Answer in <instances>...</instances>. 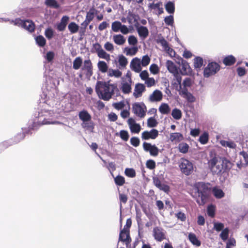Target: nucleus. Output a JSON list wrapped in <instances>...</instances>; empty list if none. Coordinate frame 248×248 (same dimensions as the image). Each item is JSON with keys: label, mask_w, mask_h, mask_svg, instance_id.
<instances>
[{"label": "nucleus", "mask_w": 248, "mask_h": 248, "mask_svg": "<svg viewBox=\"0 0 248 248\" xmlns=\"http://www.w3.org/2000/svg\"><path fill=\"white\" fill-rule=\"evenodd\" d=\"M145 80V84L148 87H151L155 85V80L153 78H148Z\"/></svg>", "instance_id": "0e129e2a"}, {"label": "nucleus", "mask_w": 248, "mask_h": 248, "mask_svg": "<svg viewBox=\"0 0 248 248\" xmlns=\"http://www.w3.org/2000/svg\"><path fill=\"white\" fill-rule=\"evenodd\" d=\"M214 196L217 199H221L224 196V193L219 188L214 187L212 190Z\"/></svg>", "instance_id": "2f4dec72"}, {"label": "nucleus", "mask_w": 248, "mask_h": 248, "mask_svg": "<svg viewBox=\"0 0 248 248\" xmlns=\"http://www.w3.org/2000/svg\"><path fill=\"white\" fill-rule=\"evenodd\" d=\"M137 30L139 36L143 38H146L149 34V31L148 29L144 26H137Z\"/></svg>", "instance_id": "b1692460"}, {"label": "nucleus", "mask_w": 248, "mask_h": 248, "mask_svg": "<svg viewBox=\"0 0 248 248\" xmlns=\"http://www.w3.org/2000/svg\"><path fill=\"white\" fill-rule=\"evenodd\" d=\"M116 135H119L120 138L124 141L128 140L129 137L128 132L124 130H121L119 134L118 133H116Z\"/></svg>", "instance_id": "49530a36"}, {"label": "nucleus", "mask_w": 248, "mask_h": 248, "mask_svg": "<svg viewBox=\"0 0 248 248\" xmlns=\"http://www.w3.org/2000/svg\"><path fill=\"white\" fill-rule=\"evenodd\" d=\"M99 71L102 73H105L108 71V66L107 63L103 61H99L97 64Z\"/></svg>", "instance_id": "393cba45"}, {"label": "nucleus", "mask_w": 248, "mask_h": 248, "mask_svg": "<svg viewBox=\"0 0 248 248\" xmlns=\"http://www.w3.org/2000/svg\"><path fill=\"white\" fill-rule=\"evenodd\" d=\"M128 42L130 45L135 46L138 43V40L135 36L130 35L128 37Z\"/></svg>", "instance_id": "052dcab7"}, {"label": "nucleus", "mask_w": 248, "mask_h": 248, "mask_svg": "<svg viewBox=\"0 0 248 248\" xmlns=\"http://www.w3.org/2000/svg\"><path fill=\"white\" fill-rule=\"evenodd\" d=\"M158 136V131L155 129H152L151 131H145L142 133L141 138L143 140H148L150 139L154 140Z\"/></svg>", "instance_id": "f8f14e48"}, {"label": "nucleus", "mask_w": 248, "mask_h": 248, "mask_svg": "<svg viewBox=\"0 0 248 248\" xmlns=\"http://www.w3.org/2000/svg\"><path fill=\"white\" fill-rule=\"evenodd\" d=\"M192 196L199 205H204L208 201L209 189L208 185L202 182L194 184Z\"/></svg>", "instance_id": "f257e3e1"}, {"label": "nucleus", "mask_w": 248, "mask_h": 248, "mask_svg": "<svg viewBox=\"0 0 248 248\" xmlns=\"http://www.w3.org/2000/svg\"><path fill=\"white\" fill-rule=\"evenodd\" d=\"M79 119L82 121H91V116L90 114L87 112V111L85 110H83L79 112Z\"/></svg>", "instance_id": "bb28decb"}, {"label": "nucleus", "mask_w": 248, "mask_h": 248, "mask_svg": "<svg viewBox=\"0 0 248 248\" xmlns=\"http://www.w3.org/2000/svg\"><path fill=\"white\" fill-rule=\"evenodd\" d=\"M170 140L171 142L177 143L184 140V136L180 133H172L170 134Z\"/></svg>", "instance_id": "412c9836"}, {"label": "nucleus", "mask_w": 248, "mask_h": 248, "mask_svg": "<svg viewBox=\"0 0 248 248\" xmlns=\"http://www.w3.org/2000/svg\"><path fill=\"white\" fill-rule=\"evenodd\" d=\"M104 48L108 51L112 52L114 50L113 45L109 42H107L104 46Z\"/></svg>", "instance_id": "6e6d98bb"}, {"label": "nucleus", "mask_w": 248, "mask_h": 248, "mask_svg": "<svg viewBox=\"0 0 248 248\" xmlns=\"http://www.w3.org/2000/svg\"><path fill=\"white\" fill-rule=\"evenodd\" d=\"M150 71L154 75L157 74L159 72L158 66L155 64H152L150 65Z\"/></svg>", "instance_id": "69168bd1"}, {"label": "nucleus", "mask_w": 248, "mask_h": 248, "mask_svg": "<svg viewBox=\"0 0 248 248\" xmlns=\"http://www.w3.org/2000/svg\"><path fill=\"white\" fill-rule=\"evenodd\" d=\"M143 148L145 151L149 152L152 156H156L158 154L159 149L155 145L145 142L143 143Z\"/></svg>", "instance_id": "9b49d317"}, {"label": "nucleus", "mask_w": 248, "mask_h": 248, "mask_svg": "<svg viewBox=\"0 0 248 248\" xmlns=\"http://www.w3.org/2000/svg\"><path fill=\"white\" fill-rule=\"evenodd\" d=\"M145 90V86L141 83L136 84L133 93V96L137 98L141 96L142 93Z\"/></svg>", "instance_id": "dca6fc26"}, {"label": "nucleus", "mask_w": 248, "mask_h": 248, "mask_svg": "<svg viewBox=\"0 0 248 248\" xmlns=\"http://www.w3.org/2000/svg\"><path fill=\"white\" fill-rule=\"evenodd\" d=\"M166 67L168 71L173 75L177 84L180 85L182 78L178 73V69L175 64L172 61L168 60L166 62Z\"/></svg>", "instance_id": "39448f33"}, {"label": "nucleus", "mask_w": 248, "mask_h": 248, "mask_svg": "<svg viewBox=\"0 0 248 248\" xmlns=\"http://www.w3.org/2000/svg\"><path fill=\"white\" fill-rule=\"evenodd\" d=\"M162 3L158 2L157 3H152L150 5V7L152 9H157L159 15L162 14L163 12V9L162 7Z\"/></svg>", "instance_id": "37998d69"}, {"label": "nucleus", "mask_w": 248, "mask_h": 248, "mask_svg": "<svg viewBox=\"0 0 248 248\" xmlns=\"http://www.w3.org/2000/svg\"><path fill=\"white\" fill-rule=\"evenodd\" d=\"M83 63L82 59L81 57H77L73 61V67L75 70L80 68Z\"/></svg>", "instance_id": "c9c22d12"}, {"label": "nucleus", "mask_w": 248, "mask_h": 248, "mask_svg": "<svg viewBox=\"0 0 248 248\" xmlns=\"http://www.w3.org/2000/svg\"><path fill=\"white\" fill-rule=\"evenodd\" d=\"M219 70V66L216 62H211L204 69L203 75L206 78L215 74Z\"/></svg>", "instance_id": "1a4fd4ad"}, {"label": "nucleus", "mask_w": 248, "mask_h": 248, "mask_svg": "<svg viewBox=\"0 0 248 248\" xmlns=\"http://www.w3.org/2000/svg\"><path fill=\"white\" fill-rule=\"evenodd\" d=\"M153 235L156 241L161 242L166 238V232L161 227H155L153 228Z\"/></svg>", "instance_id": "9d476101"}, {"label": "nucleus", "mask_w": 248, "mask_h": 248, "mask_svg": "<svg viewBox=\"0 0 248 248\" xmlns=\"http://www.w3.org/2000/svg\"><path fill=\"white\" fill-rule=\"evenodd\" d=\"M45 3L49 7L56 9L58 8L60 6L59 3L56 0H46Z\"/></svg>", "instance_id": "c03bdc74"}, {"label": "nucleus", "mask_w": 248, "mask_h": 248, "mask_svg": "<svg viewBox=\"0 0 248 248\" xmlns=\"http://www.w3.org/2000/svg\"><path fill=\"white\" fill-rule=\"evenodd\" d=\"M69 18L67 16H63L62 17L60 22L58 24L57 26V29L59 31H63L66 27V25L69 21Z\"/></svg>", "instance_id": "4be33fe9"}, {"label": "nucleus", "mask_w": 248, "mask_h": 248, "mask_svg": "<svg viewBox=\"0 0 248 248\" xmlns=\"http://www.w3.org/2000/svg\"><path fill=\"white\" fill-rule=\"evenodd\" d=\"M156 42L161 45L164 50L169 46L168 42L162 36L158 37Z\"/></svg>", "instance_id": "4c0bfd02"}, {"label": "nucleus", "mask_w": 248, "mask_h": 248, "mask_svg": "<svg viewBox=\"0 0 248 248\" xmlns=\"http://www.w3.org/2000/svg\"><path fill=\"white\" fill-rule=\"evenodd\" d=\"M12 22L15 25L23 27L30 32H32L34 30V25L31 21H23L20 19H16L15 21H12Z\"/></svg>", "instance_id": "0eeeda50"}, {"label": "nucleus", "mask_w": 248, "mask_h": 248, "mask_svg": "<svg viewBox=\"0 0 248 248\" xmlns=\"http://www.w3.org/2000/svg\"><path fill=\"white\" fill-rule=\"evenodd\" d=\"M113 107L116 109L120 110L123 109L125 106L124 102L121 101L117 103H114L112 104Z\"/></svg>", "instance_id": "e2e57ef3"}, {"label": "nucleus", "mask_w": 248, "mask_h": 248, "mask_svg": "<svg viewBox=\"0 0 248 248\" xmlns=\"http://www.w3.org/2000/svg\"><path fill=\"white\" fill-rule=\"evenodd\" d=\"M132 110L137 117L143 118L146 115L147 108L143 102L135 103L132 105Z\"/></svg>", "instance_id": "20e7f679"}, {"label": "nucleus", "mask_w": 248, "mask_h": 248, "mask_svg": "<svg viewBox=\"0 0 248 248\" xmlns=\"http://www.w3.org/2000/svg\"><path fill=\"white\" fill-rule=\"evenodd\" d=\"M119 241L125 242L126 247H128V245L130 243V238L128 232L124 228L120 232L119 235Z\"/></svg>", "instance_id": "6ab92c4d"}, {"label": "nucleus", "mask_w": 248, "mask_h": 248, "mask_svg": "<svg viewBox=\"0 0 248 248\" xmlns=\"http://www.w3.org/2000/svg\"><path fill=\"white\" fill-rule=\"evenodd\" d=\"M153 183L154 185L160 190L165 192H168L170 190V187L168 186L161 183L159 179L157 177L153 178Z\"/></svg>", "instance_id": "a211bd4d"}, {"label": "nucleus", "mask_w": 248, "mask_h": 248, "mask_svg": "<svg viewBox=\"0 0 248 248\" xmlns=\"http://www.w3.org/2000/svg\"><path fill=\"white\" fill-rule=\"evenodd\" d=\"M122 75V72L119 70L109 69L108 71V76L110 77H114L116 78H120Z\"/></svg>", "instance_id": "c756f323"}, {"label": "nucleus", "mask_w": 248, "mask_h": 248, "mask_svg": "<svg viewBox=\"0 0 248 248\" xmlns=\"http://www.w3.org/2000/svg\"><path fill=\"white\" fill-rule=\"evenodd\" d=\"M96 54L98 57L101 59H104L108 62L110 60V55L107 53L103 49Z\"/></svg>", "instance_id": "72a5a7b5"}, {"label": "nucleus", "mask_w": 248, "mask_h": 248, "mask_svg": "<svg viewBox=\"0 0 248 248\" xmlns=\"http://www.w3.org/2000/svg\"><path fill=\"white\" fill-rule=\"evenodd\" d=\"M179 167L182 172L187 175L191 173L193 171V164L186 159H181Z\"/></svg>", "instance_id": "423d86ee"}, {"label": "nucleus", "mask_w": 248, "mask_h": 248, "mask_svg": "<svg viewBox=\"0 0 248 248\" xmlns=\"http://www.w3.org/2000/svg\"><path fill=\"white\" fill-rule=\"evenodd\" d=\"M118 62L120 68H124L128 63L127 59L123 55H119L118 57Z\"/></svg>", "instance_id": "e433bc0d"}, {"label": "nucleus", "mask_w": 248, "mask_h": 248, "mask_svg": "<svg viewBox=\"0 0 248 248\" xmlns=\"http://www.w3.org/2000/svg\"><path fill=\"white\" fill-rule=\"evenodd\" d=\"M54 32L52 29L47 28L46 30L45 34L46 38L50 39L53 36Z\"/></svg>", "instance_id": "338daca9"}, {"label": "nucleus", "mask_w": 248, "mask_h": 248, "mask_svg": "<svg viewBox=\"0 0 248 248\" xmlns=\"http://www.w3.org/2000/svg\"><path fill=\"white\" fill-rule=\"evenodd\" d=\"M159 112L163 114H169L170 111V108L166 103H162L158 108Z\"/></svg>", "instance_id": "cd10ccee"}, {"label": "nucleus", "mask_w": 248, "mask_h": 248, "mask_svg": "<svg viewBox=\"0 0 248 248\" xmlns=\"http://www.w3.org/2000/svg\"><path fill=\"white\" fill-rule=\"evenodd\" d=\"M83 74L88 79L93 75V66L90 59L86 60L83 62V65L81 68Z\"/></svg>", "instance_id": "6e6552de"}, {"label": "nucleus", "mask_w": 248, "mask_h": 248, "mask_svg": "<svg viewBox=\"0 0 248 248\" xmlns=\"http://www.w3.org/2000/svg\"><path fill=\"white\" fill-rule=\"evenodd\" d=\"M208 141V134L206 132H204L202 134L199 138V141L202 144H206Z\"/></svg>", "instance_id": "864d4df0"}, {"label": "nucleus", "mask_w": 248, "mask_h": 248, "mask_svg": "<svg viewBox=\"0 0 248 248\" xmlns=\"http://www.w3.org/2000/svg\"><path fill=\"white\" fill-rule=\"evenodd\" d=\"M118 91L116 84H110L109 82L98 81L95 86V91L100 98L108 101L111 98L115 92Z\"/></svg>", "instance_id": "f03ea898"}, {"label": "nucleus", "mask_w": 248, "mask_h": 248, "mask_svg": "<svg viewBox=\"0 0 248 248\" xmlns=\"http://www.w3.org/2000/svg\"><path fill=\"white\" fill-rule=\"evenodd\" d=\"M127 19L129 24L137 27L138 24V20L139 19V16L138 15L130 12L128 13Z\"/></svg>", "instance_id": "aec40b11"}, {"label": "nucleus", "mask_w": 248, "mask_h": 248, "mask_svg": "<svg viewBox=\"0 0 248 248\" xmlns=\"http://www.w3.org/2000/svg\"><path fill=\"white\" fill-rule=\"evenodd\" d=\"M35 41L37 44L40 46H44L46 43L45 38L42 35L36 37Z\"/></svg>", "instance_id": "8fccbe9b"}, {"label": "nucleus", "mask_w": 248, "mask_h": 248, "mask_svg": "<svg viewBox=\"0 0 248 248\" xmlns=\"http://www.w3.org/2000/svg\"><path fill=\"white\" fill-rule=\"evenodd\" d=\"M115 183L119 186H122L125 182L124 178L121 175H118L114 178Z\"/></svg>", "instance_id": "79ce46f5"}, {"label": "nucleus", "mask_w": 248, "mask_h": 248, "mask_svg": "<svg viewBox=\"0 0 248 248\" xmlns=\"http://www.w3.org/2000/svg\"><path fill=\"white\" fill-rule=\"evenodd\" d=\"M131 144L134 147H137L140 143V139L137 137H132L130 139Z\"/></svg>", "instance_id": "774afa93"}, {"label": "nucleus", "mask_w": 248, "mask_h": 248, "mask_svg": "<svg viewBox=\"0 0 248 248\" xmlns=\"http://www.w3.org/2000/svg\"><path fill=\"white\" fill-rule=\"evenodd\" d=\"M127 124L132 133H139L140 131V124L136 123L133 118H129L127 120Z\"/></svg>", "instance_id": "4468645a"}, {"label": "nucleus", "mask_w": 248, "mask_h": 248, "mask_svg": "<svg viewBox=\"0 0 248 248\" xmlns=\"http://www.w3.org/2000/svg\"><path fill=\"white\" fill-rule=\"evenodd\" d=\"M194 65L196 68H201L203 64V60L201 57H197L194 59Z\"/></svg>", "instance_id": "de8ad7c7"}, {"label": "nucleus", "mask_w": 248, "mask_h": 248, "mask_svg": "<svg viewBox=\"0 0 248 248\" xmlns=\"http://www.w3.org/2000/svg\"><path fill=\"white\" fill-rule=\"evenodd\" d=\"M150 60L151 59L148 55H145L142 58L141 64L143 66H146L149 64Z\"/></svg>", "instance_id": "4d7b16f0"}, {"label": "nucleus", "mask_w": 248, "mask_h": 248, "mask_svg": "<svg viewBox=\"0 0 248 248\" xmlns=\"http://www.w3.org/2000/svg\"><path fill=\"white\" fill-rule=\"evenodd\" d=\"M215 207L213 205H209L207 207V214L209 216L214 217L215 216Z\"/></svg>", "instance_id": "bf43d9fd"}, {"label": "nucleus", "mask_w": 248, "mask_h": 248, "mask_svg": "<svg viewBox=\"0 0 248 248\" xmlns=\"http://www.w3.org/2000/svg\"><path fill=\"white\" fill-rule=\"evenodd\" d=\"M131 84L132 80L130 78L122 81L120 89L124 94H129L131 92Z\"/></svg>", "instance_id": "ddd939ff"}, {"label": "nucleus", "mask_w": 248, "mask_h": 248, "mask_svg": "<svg viewBox=\"0 0 248 248\" xmlns=\"http://www.w3.org/2000/svg\"><path fill=\"white\" fill-rule=\"evenodd\" d=\"M122 26L120 21H116L112 23L111 29L114 32H117L121 31Z\"/></svg>", "instance_id": "f704fd0d"}, {"label": "nucleus", "mask_w": 248, "mask_h": 248, "mask_svg": "<svg viewBox=\"0 0 248 248\" xmlns=\"http://www.w3.org/2000/svg\"><path fill=\"white\" fill-rule=\"evenodd\" d=\"M229 230L228 228H225L223 229L220 234V237L223 240H226L229 236Z\"/></svg>", "instance_id": "5fc2aeb1"}, {"label": "nucleus", "mask_w": 248, "mask_h": 248, "mask_svg": "<svg viewBox=\"0 0 248 248\" xmlns=\"http://www.w3.org/2000/svg\"><path fill=\"white\" fill-rule=\"evenodd\" d=\"M172 117L175 120H180L182 117V112L178 108H174L172 110L171 112Z\"/></svg>", "instance_id": "a19ab883"}, {"label": "nucleus", "mask_w": 248, "mask_h": 248, "mask_svg": "<svg viewBox=\"0 0 248 248\" xmlns=\"http://www.w3.org/2000/svg\"><path fill=\"white\" fill-rule=\"evenodd\" d=\"M157 124L158 122L154 117H150L147 120V126L149 127H155Z\"/></svg>", "instance_id": "3c124183"}, {"label": "nucleus", "mask_w": 248, "mask_h": 248, "mask_svg": "<svg viewBox=\"0 0 248 248\" xmlns=\"http://www.w3.org/2000/svg\"><path fill=\"white\" fill-rule=\"evenodd\" d=\"M124 174L130 178H134L136 176L135 170L132 168H126L124 170Z\"/></svg>", "instance_id": "09e8293b"}, {"label": "nucleus", "mask_w": 248, "mask_h": 248, "mask_svg": "<svg viewBox=\"0 0 248 248\" xmlns=\"http://www.w3.org/2000/svg\"><path fill=\"white\" fill-rule=\"evenodd\" d=\"M178 148L180 152L186 154L188 151L189 146L187 143L183 142L179 144Z\"/></svg>", "instance_id": "a18cd8bd"}, {"label": "nucleus", "mask_w": 248, "mask_h": 248, "mask_svg": "<svg viewBox=\"0 0 248 248\" xmlns=\"http://www.w3.org/2000/svg\"><path fill=\"white\" fill-rule=\"evenodd\" d=\"M112 39L116 44L119 46L123 45L126 41L124 37L120 34L114 35Z\"/></svg>", "instance_id": "5701e85b"}, {"label": "nucleus", "mask_w": 248, "mask_h": 248, "mask_svg": "<svg viewBox=\"0 0 248 248\" xmlns=\"http://www.w3.org/2000/svg\"><path fill=\"white\" fill-rule=\"evenodd\" d=\"M68 28L71 33H75L78 32L79 26L75 22H71L68 26Z\"/></svg>", "instance_id": "ea45409f"}, {"label": "nucleus", "mask_w": 248, "mask_h": 248, "mask_svg": "<svg viewBox=\"0 0 248 248\" xmlns=\"http://www.w3.org/2000/svg\"><path fill=\"white\" fill-rule=\"evenodd\" d=\"M165 8L169 13L172 14L174 12V5L171 2H168L165 5Z\"/></svg>", "instance_id": "603ef678"}, {"label": "nucleus", "mask_w": 248, "mask_h": 248, "mask_svg": "<svg viewBox=\"0 0 248 248\" xmlns=\"http://www.w3.org/2000/svg\"><path fill=\"white\" fill-rule=\"evenodd\" d=\"M182 73L184 75H189L192 72V69L189 64L186 61L182 62Z\"/></svg>", "instance_id": "a878e982"}, {"label": "nucleus", "mask_w": 248, "mask_h": 248, "mask_svg": "<svg viewBox=\"0 0 248 248\" xmlns=\"http://www.w3.org/2000/svg\"><path fill=\"white\" fill-rule=\"evenodd\" d=\"M209 166L213 173L220 174L231 167V163L224 158L218 160L216 157L210 159Z\"/></svg>", "instance_id": "7ed1b4c3"}, {"label": "nucleus", "mask_w": 248, "mask_h": 248, "mask_svg": "<svg viewBox=\"0 0 248 248\" xmlns=\"http://www.w3.org/2000/svg\"><path fill=\"white\" fill-rule=\"evenodd\" d=\"M82 126L87 129H93V126L91 121L83 122Z\"/></svg>", "instance_id": "680f3d73"}, {"label": "nucleus", "mask_w": 248, "mask_h": 248, "mask_svg": "<svg viewBox=\"0 0 248 248\" xmlns=\"http://www.w3.org/2000/svg\"><path fill=\"white\" fill-rule=\"evenodd\" d=\"M95 14V10L94 9H91L89 10V12H87L86 16V19L91 21L93 17H94V15Z\"/></svg>", "instance_id": "13d9d810"}, {"label": "nucleus", "mask_w": 248, "mask_h": 248, "mask_svg": "<svg viewBox=\"0 0 248 248\" xmlns=\"http://www.w3.org/2000/svg\"><path fill=\"white\" fill-rule=\"evenodd\" d=\"M138 49L137 46L132 47H126L124 49V52L127 56H132L135 55L138 52Z\"/></svg>", "instance_id": "c85d7f7f"}, {"label": "nucleus", "mask_w": 248, "mask_h": 248, "mask_svg": "<svg viewBox=\"0 0 248 248\" xmlns=\"http://www.w3.org/2000/svg\"><path fill=\"white\" fill-rule=\"evenodd\" d=\"M141 60L138 58H135L131 61L130 64L132 70L136 73H139L141 71Z\"/></svg>", "instance_id": "2eb2a0df"}, {"label": "nucleus", "mask_w": 248, "mask_h": 248, "mask_svg": "<svg viewBox=\"0 0 248 248\" xmlns=\"http://www.w3.org/2000/svg\"><path fill=\"white\" fill-rule=\"evenodd\" d=\"M220 144L224 147H227L230 148L234 149L236 147V144L232 141H226L224 140H221L219 141Z\"/></svg>", "instance_id": "7c9ffc66"}, {"label": "nucleus", "mask_w": 248, "mask_h": 248, "mask_svg": "<svg viewBox=\"0 0 248 248\" xmlns=\"http://www.w3.org/2000/svg\"><path fill=\"white\" fill-rule=\"evenodd\" d=\"M189 241L194 245L200 246L201 245L200 241L198 239L196 235L192 233H190L188 235Z\"/></svg>", "instance_id": "473e14b6"}, {"label": "nucleus", "mask_w": 248, "mask_h": 248, "mask_svg": "<svg viewBox=\"0 0 248 248\" xmlns=\"http://www.w3.org/2000/svg\"><path fill=\"white\" fill-rule=\"evenodd\" d=\"M163 98V94L162 92L158 90H156L151 94L149 97V100L152 102H159Z\"/></svg>", "instance_id": "f3484780"}, {"label": "nucleus", "mask_w": 248, "mask_h": 248, "mask_svg": "<svg viewBox=\"0 0 248 248\" xmlns=\"http://www.w3.org/2000/svg\"><path fill=\"white\" fill-rule=\"evenodd\" d=\"M235 62V58L232 56L230 55L226 57H225L223 60V63L226 65H231L234 63Z\"/></svg>", "instance_id": "58836bf2"}]
</instances>
